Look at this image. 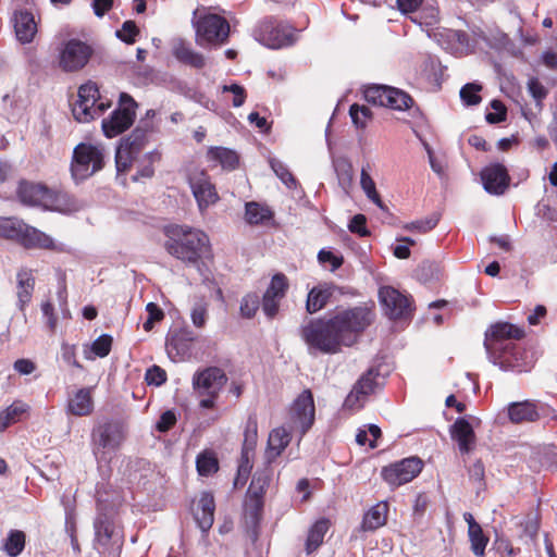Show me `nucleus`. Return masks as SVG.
I'll return each instance as SVG.
<instances>
[{
  "instance_id": "nucleus-1",
  "label": "nucleus",
  "mask_w": 557,
  "mask_h": 557,
  "mask_svg": "<svg viewBox=\"0 0 557 557\" xmlns=\"http://www.w3.org/2000/svg\"><path fill=\"white\" fill-rule=\"evenodd\" d=\"M374 313L367 306L337 312L326 321L310 323L304 329L306 343L327 354L337 352L342 346L355 344L358 335L373 321Z\"/></svg>"
},
{
  "instance_id": "nucleus-2",
  "label": "nucleus",
  "mask_w": 557,
  "mask_h": 557,
  "mask_svg": "<svg viewBox=\"0 0 557 557\" xmlns=\"http://www.w3.org/2000/svg\"><path fill=\"white\" fill-rule=\"evenodd\" d=\"M522 336L523 331L513 324L499 322L492 325L484 341L490 361L504 371H530L535 362L533 354L515 342Z\"/></svg>"
},
{
  "instance_id": "nucleus-3",
  "label": "nucleus",
  "mask_w": 557,
  "mask_h": 557,
  "mask_svg": "<svg viewBox=\"0 0 557 557\" xmlns=\"http://www.w3.org/2000/svg\"><path fill=\"white\" fill-rule=\"evenodd\" d=\"M164 249L169 255L188 265H198L210 252L208 235L187 225H171L165 228Z\"/></svg>"
},
{
  "instance_id": "nucleus-4",
  "label": "nucleus",
  "mask_w": 557,
  "mask_h": 557,
  "mask_svg": "<svg viewBox=\"0 0 557 557\" xmlns=\"http://www.w3.org/2000/svg\"><path fill=\"white\" fill-rule=\"evenodd\" d=\"M315 407L312 393L305 389L290 405L281 428V453L293 441L299 444L314 423Z\"/></svg>"
},
{
  "instance_id": "nucleus-5",
  "label": "nucleus",
  "mask_w": 557,
  "mask_h": 557,
  "mask_svg": "<svg viewBox=\"0 0 557 557\" xmlns=\"http://www.w3.org/2000/svg\"><path fill=\"white\" fill-rule=\"evenodd\" d=\"M160 160L157 150L147 149L144 141H120L115 152V164L119 173L126 172L132 168L137 169L133 177H151L154 173L153 164Z\"/></svg>"
},
{
  "instance_id": "nucleus-6",
  "label": "nucleus",
  "mask_w": 557,
  "mask_h": 557,
  "mask_svg": "<svg viewBox=\"0 0 557 557\" xmlns=\"http://www.w3.org/2000/svg\"><path fill=\"white\" fill-rule=\"evenodd\" d=\"M18 198L26 206L41 207L45 210L62 213H71L79 209L77 201L69 194L51 190L40 184L21 183Z\"/></svg>"
},
{
  "instance_id": "nucleus-7",
  "label": "nucleus",
  "mask_w": 557,
  "mask_h": 557,
  "mask_svg": "<svg viewBox=\"0 0 557 557\" xmlns=\"http://www.w3.org/2000/svg\"><path fill=\"white\" fill-rule=\"evenodd\" d=\"M0 237L14 240L26 249L62 250L50 235L16 218H0Z\"/></svg>"
},
{
  "instance_id": "nucleus-8",
  "label": "nucleus",
  "mask_w": 557,
  "mask_h": 557,
  "mask_svg": "<svg viewBox=\"0 0 557 557\" xmlns=\"http://www.w3.org/2000/svg\"><path fill=\"white\" fill-rule=\"evenodd\" d=\"M104 165V148L99 143L81 141L73 150L71 174L76 183L83 182Z\"/></svg>"
},
{
  "instance_id": "nucleus-9",
  "label": "nucleus",
  "mask_w": 557,
  "mask_h": 557,
  "mask_svg": "<svg viewBox=\"0 0 557 557\" xmlns=\"http://www.w3.org/2000/svg\"><path fill=\"white\" fill-rule=\"evenodd\" d=\"M226 382L225 372L218 367L197 371L193 376V389L198 397H201L199 406L203 409L213 408Z\"/></svg>"
},
{
  "instance_id": "nucleus-10",
  "label": "nucleus",
  "mask_w": 557,
  "mask_h": 557,
  "mask_svg": "<svg viewBox=\"0 0 557 557\" xmlns=\"http://www.w3.org/2000/svg\"><path fill=\"white\" fill-rule=\"evenodd\" d=\"M109 107L110 102L100 97L98 86L88 82L78 88L72 112L76 121L86 123L100 116Z\"/></svg>"
},
{
  "instance_id": "nucleus-11",
  "label": "nucleus",
  "mask_w": 557,
  "mask_h": 557,
  "mask_svg": "<svg viewBox=\"0 0 557 557\" xmlns=\"http://www.w3.org/2000/svg\"><path fill=\"white\" fill-rule=\"evenodd\" d=\"M137 103L126 92H121L119 98V107L111 113L108 119L102 121V131L109 138L119 136L133 124L136 115Z\"/></svg>"
},
{
  "instance_id": "nucleus-12",
  "label": "nucleus",
  "mask_w": 557,
  "mask_h": 557,
  "mask_svg": "<svg viewBox=\"0 0 557 557\" xmlns=\"http://www.w3.org/2000/svg\"><path fill=\"white\" fill-rule=\"evenodd\" d=\"M228 34L227 21L218 14H207L196 22V42L200 47L223 44Z\"/></svg>"
},
{
  "instance_id": "nucleus-13",
  "label": "nucleus",
  "mask_w": 557,
  "mask_h": 557,
  "mask_svg": "<svg viewBox=\"0 0 557 557\" xmlns=\"http://www.w3.org/2000/svg\"><path fill=\"white\" fill-rule=\"evenodd\" d=\"M187 182L201 213L219 201L215 185L205 170L190 169L187 173Z\"/></svg>"
},
{
  "instance_id": "nucleus-14",
  "label": "nucleus",
  "mask_w": 557,
  "mask_h": 557,
  "mask_svg": "<svg viewBox=\"0 0 557 557\" xmlns=\"http://www.w3.org/2000/svg\"><path fill=\"white\" fill-rule=\"evenodd\" d=\"M92 53L94 50L88 44L70 39L59 50V66L67 73L77 72L87 65Z\"/></svg>"
},
{
  "instance_id": "nucleus-15",
  "label": "nucleus",
  "mask_w": 557,
  "mask_h": 557,
  "mask_svg": "<svg viewBox=\"0 0 557 557\" xmlns=\"http://www.w3.org/2000/svg\"><path fill=\"white\" fill-rule=\"evenodd\" d=\"M422 470V461L417 457L405 458L382 469V478L392 487L412 481Z\"/></svg>"
},
{
  "instance_id": "nucleus-16",
  "label": "nucleus",
  "mask_w": 557,
  "mask_h": 557,
  "mask_svg": "<svg viewBox=\"0 0 557 557\" xmlns=\"http://www.w3.org/2000/svg\"><path fill=\"white\" fill-rule=\"evenodd\" d=\"M264 482L253 479L245 498L244 521L248 531L256 535L263 509Z\"/></svg>"
},
{
  "instance_id": "nucleus-17",
  "label": "nucleus",
  "mask_w": 557,
  "mask_h": 557,
  "mask_svg": "<svg viewBox=\"0 0 557 557\" xmlns=\"http://www.w3.org/2000/svg\"><path fill=\"white\" fill-rule=\"evenodd\" d=\"M379 300L384 313L393 320L406 318L411 312L409 297L392 286H382L379 289Z\"/></svg>"
},
{
  "instance_id": "nucleus-18",
  "label": "nucleus",
  "mask_w": 557,
  "mask_h": 557,
  "mask_svg": "<svg viewBox=\"0 0 557 557\" xmlns=\"http://www.w3.org/2000/svg\"><path fill=\"white\" fill-rule=\"evenodd\" d=\"M379 372L375 369H369L355 383L352 389L347 395L344 407L350 410H358L363 407L368 397L374 393L379 383L376 381Z\"/></svg>"
},
{
  "instance_id": "nucleus-19",
  "label": "nucleus",
  "mask_w": 557,
  "mask_h": 557,
  "mask_svg": "<svg viewBox=\"0 0 557 557\" xmlns=\"http://www.w3.org/2000/svg\"><path fill=\"white\" fill-rule=\"evenodd\" d=\"M379 372L375 369H369L355 383L352 389L347 395L344 407L350 410H358L363 407L368 397L374 393L379 383L376 381Z\"/></svg>"
},
{
  "instance_id": "nucleus-20",
  "label": "nucleus",
  "mask_w": 557,
  "mask_h": 557,
  "mask_svg": "<svg viewBox=\"0 0 557 557\" xmlns=\"http://www.w3.org/2000/svg\"><path fill=\"white\" fill-rule=\"evenodd\" d=\"M481 181L486 193L499 196L508 188L510 177L504 165L495 163L481 171Z\"/></svg>"
},
{
  "instance_id": "nucleus-21",
  "label": "nucleus",
  "mask_w": 557,
  "mask_h": 557,
  "mask_svg": "<svg viewBox=\"0 0 557 557\" xmlns=\"http://www.w3.org/2000/svg\"><path fill=\"white\" fill-rule=\"evenodd\" d=\"M193 516L202 533H207L214 522L215 503L214 497L209 492H202L199 498L194 502Z\"/></svg>"
},
{
  "instance_id": "nucleus-22",
  "label": "nucleus",
  "mask_w": 557,
  "mask_h": 557,
  "mask_svg": "<svg viewBox=\"0 0 557 557\" xmlns=\"http://www.w3.org/2000/svg\"><path fill=\"white\" fill-rule=\"evenodd\" d=\"M124 438L123 428L116 422H109L100 425L94 432L95 454L100 448L115 449Z\"/></svg>"
},
{
  "instance_id": "nucleus-23",
  "label": "nucleus",
  "mask_w": 557,
  "mask_h": 557,
  "mask_svg": "<svg viewBox=\"0 0 557 557\" xmlns=\"http://www.w3.org/2000/svg\"><path fill=\"white\" fill-rule=\"evenodd\" d=\"M463 519L468 524V537L471 552L476 557H483L490 541L488 536L484 534L482 527L475 521L472 513L465 512Z\"/></svg>"
},
{
  "instance_id": "nucleus-24",
  "label": "nucleus",
  "mask_w": 557,
  "mask_h": 557,
  "mask_svg": "<svg viewBox=\"0 0 557 557\" xmlns=\"http://www.w3.org/2000/svg\"><path fill=\"white\" fill-rule=\"evenodd\" d=\"M92 410L94 400L91 396V388L89 387L79 388L67 400V412L73 416H88L92 412Z\"/></svg>"
},
{
  "instance_id": "nucleus-25",
  "label": "nucleus",
  "mask_w": 557,
  "mask_h": 557,
  "mask_svg": "<svg viewBox=\"0 0 557 557\" xmlns=\"http://www.w3.org/2000/svg\"><path fill=\"white\" fill-rule=\"evenodd\" d=\"M451 437L458 443L462 454H468L474 444L475 435L471 424L463 418H459L451 425Z\"/></svg>"
},
{
  "instance_id": "nucleus-26",
  "label": "nucleus",
  "mask_w": 557,
  "mask_h": 557,
  "mask_svg": "<svg viewBox=\"0 0 557 557\" xmlns=\"http://www.w3.org/2000/svg\"><path fill=\"white\" fill-rule=\"evenodd\" d=\"M16 296H17V308L21 311L25 310V307L30 302L33 292L35 288V277L30 270L22 269L16 274Z\"/></svg>"
},
{
  "instance_id": "nucleus-27",
  "label": "nucleus",
  "mask_w": 557,
  "mask_h": 557,
  "mask_svg": "<svg viewBox=\"0 0 557 557\" xmlns=\"http://www.w3.org/2000/svg\"><path fill=\"white\" fill-rule=\"evenodd\" d=\"M14 28L16 37L21 42H30L37 32V25L34 15L28 11L15 12Z\"/></svg>"
},
{
  "instance_id": "nucleus-28",
  "label": "nucleus",
  "mask_w": 557,
  "mask_h": 557,
  "mask_svg": "<svg viewBox=\"0 0 557 557\" xmlns=\"http://www.w3.org/2000/svg\"><path fill=\"white\" fill-rule=\"evenodd\" d=\"M387 513L388 504L386 502L376 503L363 515L360 525L361 530L364 532H371L385 525L387 521Z\"/></svg>"
},
{
  "instance_id": "nucleus-29",
  "label": "nucleus",
  "mask_w": 557,
  "mask_h": 557,
  "mask_svg": "<svg viewBox=\"0 0 557 557\" xmlns=\"http://www.w3.org/2000/svg\"><path fill=\"white\" fill-rule=\"evenodd\" d=\"M508 417L513 423L534 422L540 418L536 404L530 400L511 403L508 406Z\"/></svg>"
},
{
  "instance_id": "nucleus-30",
  "label": "nucleus",
  "mask_w": 557,
  "mask_h": 557,
  "mask_svg": "<svg viewBox=\"0 0 557 557\" xmlns=\"http://www.w3.org/2000/svg\"><path fill=\"white\" fill-rule=\"evenodd\" d=\"M172 53L177 61L194 69H202L206 65V58L203 54L191 49L183 40L174 42Z\"/></svg>"
},
{
  "instance_id": "nucleus-31",
  "label": "nucleus",
  "mask_w": 557,
  "mask_h": 557,
  "mask_svg": "<svg viewBox=\"0 0 557 557\" xmlns=\"http://www.w3.org/2000/svg\"><path fill=\"white\" fill-rule=\"evenodd\" d=\"M274 219V212L265 205L249 201L245 205V220L250 225H269Z\"/></svg>"
},
{
  "instance_id": "nucleus-32",
  "label": "nucleus",
  "mask_w": 557,
  "mask_h": 557,
  "mask_svg": "<svg viewBox=\"0 0 557 557\" xmlns=\"http://www.w3.org/2000/svg\"><path fill=\"white\" fill-rule=\"evenodd\" d=\"M207 156L210 161L220 164L225 170H234L239 163L237 152L225 147H211Z\"/></svg>"
},
{
  "instance_id": "nucleus-33",
  "label": "nucleus",
  "mask_w": 557,
  "mask_h": 557,
  "mask_svg": "<svg viewBox=\"0 0 557 557\" xmlns=\"http://www.w3.org/2000/svg\"><path fill=\"white\" fill-rule=\"evenodd\" d=\"M329 528L330 521L326 518H321L313 523L308 532L306 541L307 554H312L322 545L324 535L326 534Z\"/></svg>"
},
{
  "instance_id": "nucleus-34",
  "label": "nucleus",
  "mask_w": 557,
  "mask_h": 557,
  "mask_svg": "<svg viewBox=\"0 0 557 557\" xmlns=\"http://www.w3.org/2000/svg\"><path fill=\"white\" fill-rule=\"evenodd\" d=\"M256 39L263 46L278 48V27L274 21H264L256 30Z\"/></svg>"
},
{
  "instance_id": "nucleus-35",
  "label": "nucleus",
  "mask_w": 557,
  "mask_h": 557,
  "mask_svg": "<svg viewBox=\"0 0 557 557\" xmlns=\"http://www.w3.org/2000/svg\"><path fill=\"white\" fill-rule=\"evenodd\" d=\"M412 98L405 91L387 86L384 107L403 111L409 109L412 106Z\"/></svg>"
},
{
  "instance_id": "nucleus-36",
  "label": "nucleus",
  "mask_w": 557,
  "mask_h": 557,
  "mask_svg": "<svg viewBox=\"0 0 557 557\" xmlns=\"http://www.w3.org/2000/svg\"><path fill=\"white\" fill-rule=\"evenodd\" d=\"M278 297V273L274 274L271 284L265 290L262 299V310L269 318H274L277 313Z\"/></svg>"
},
{
  "instance_id": "nucleus-37",
  "label": "nucleus",
  "mask_w": 557,
  "mask_h": 557,
  "mask_svg": "<svg viewBox=\"0 0 557 557\" xmlns=\"http://www.w3.org/2000/svg\"><path fill=\"white\" fill-rule=\"evenodd\" d=\"M332 296V289L330 286H318L313 287L307 298V310L310 313L321 310Z\"/></svg>"
},
{
  "instance_id": "nucleus-38",
  "label": "nucleus",
  "mask_w": 557,
  "mask_h": 557,
  "mask_svg": "<svg viewBox=\"0 0 557 557\" xmlns=\"http://www.w3.org/2000/svg\"><path fill=\"white\" fill-rule=\"evenodd\" d=\"M423 147L428 153L431 169L438 176H444L447 169V157L442 148H434L428 141H423Z\"/></svg>"
},
{
  "instance_id": "nucleus-39",
  "label": "nucleus",
  "mask_w": 557,
  "mask_h": 557,
  "mask_svg": "<svg viewBox=\"0 0 557 557\" xmlns=\"http://www.w3.org/2000/svg\"><path fill=\"white\" fill-rule=\"evenodd\" d=\"M196 468L199 475L209 476L219 470V460L214 451L206 449L196 458Z\"/></svg>"
},
{
  "instance_id": "nucleus-40",
  "label": "nucleus",
  "mask_w": 557,
  "mask_h": 557,
  "mask_svg": "<svg viewBox=\"0 0 557 557\" xmlns=\"http://www.w3.org/2000/svg\"><path fill=\"white\" fill-rule=\"evenodd\" d=\"M333 166L336 172L341 187L347 191L354 180V170L351 163L345 158L333 160Z\"/></svg>"
},
{
  "instance_id": "nucleus-41",
  "label": "nucleus",
  "mask_w": 557,
  "mask_h": 557,
  "mask_svg": "<svg viewBox=\"0 0 557 557\" xmlns=\"http://www.w3.org/2000/svg\"><path fill=\"white\" fill-rule=\"evenodd\" d=\"M360 186L369 200L375 203L380 209L384 210L385 206L376 191L375 183L369 173V166H363L360 173Z\"/></svg>"
},
{
  "instance_id": "nucleus-42",
  "label": "nucleus",
  "mask_w": 557,
  "mask_h": 557,
  "mask_svg": "<svg viewBox=\"0 0 557 557\" xmlns=\"http://www.w3.org/2000/svg\"><path fill=\"white\" fill-rule=\"evenodd\" d=\"M27 406L21 401H15L5 410L0 412V431H4L9 425L18 421L20 417L26 412Z\"/></svg>"
},
{
  "instance_id": "nucleus-43",
  "label": "nucleus",
  "mask_w": 557,
  "mask_h": 557,
  "mask_svg": "<svg viewBox=\"0 0 557 557\" xmlns=\"http://www.w3.org/2000/svg\"><path fill=\"white\" fill-rule=\"evenodd\" d=\"M25 546V534L22 531L13 530L9 533L4 543V550L10 557L18 556Z\"/></svg>"
},
{
  "instance_id": "nucleus-44",
  "label": "nucleus",
  "mask_w": 557,
  "mask_h": 557,
  "mask_svg": "<svg viewBox=\"0 0 557 557\" xmlns=\"http://www.w3.org/2000/svg\"><path fill=\"white\" fill-rule=\"evenodd\" d=\"M349 115L357 128H364L372 121V113L366 106L352 104L349 109Z\"/></svg>"
},
{
  "instance_id": "nucleus-45",
  "label": "nucleus",
  "mask_w": 557,
  "mask_h": 557,
  "mask_svg": "<svg viewBox=\"0 0 557 557\" xmlns=\"http://www.w3.org/2000/svg\"><path fill=\"white\" fill-rule=\"evenodd\" d=\"M482 90V85L478 83H468L460 89V99L466 106H476L481 102L482 98L480 96V91Z\"/></svg>"
},
{
  "instance_id": "nucleus-46",
  "label": "nucleus",
  "mask_w": 557,
  "mask_h": 557,
  "mask_svg": "<svg viewBox=\"0 0 557 557\" xmlns=\"http://www.w3.org/2000/svg\"><path fill=\"white\" fill-rule=\"evenodd\" d=\"M281 182L290 190V197L299 202L305 199V191L297 180L287 170L281 166Z\"/></svg>"
},
{
  "instance_id": "nucleus-47",
  "label": "nucleus",
  "mask_w": 557,
  "mask_h": 557,
  "mask_svg": "<svg viewBox=\"0 0 557 557\" xmlns=\"http://www.w3.org/2000/svg\"><path fill=\"white\" fill-rule=\"evenodd\" d=\"M256 443V431L249 433V430H246L245 441L242 449V456L238 466H246L249 470H251L252 465L250 462V458L253 454V447Z\"/></svg>"
},
{
  "instance_id": "nucleus-48",
  "label": "nucleus",
  "mask_w": 557,
  "mask_h": 557,
  "mask_svg": "<svg viewBox=\"0 0 557 557\" xmlns=\"http://www.w3.org/2000/svg\"><path fill=\"white\" fill-rule=\"evenodd\" d=\"M387 86L373 85L364 89L363 96L367 102L384 107L385 94Z\"/></svg>"
},
{
  "instance_id": "nucleus-49",
  "label": "nucleus",
  "mask_w": 557,
  "mask_h": 557,
  "mask_svg": "<svg viewBox=\"0 0 557 557\" xmlns=\"http://www.w3.org/2000/svg\"><path fill=\"white\" fill-rule=\"evenodd\" d=\"M507 109L500 100H492L490 103V111L486 113V121L488 123H499L506 120Z\"/></svg>"
},
{
  "instance_id": "nucleus-50",
  "label": "nucleus",
  "mask_w": 557,
  "mask_h": 557,
  "mask_svg": "<svg viewBox=\"0 0 557 557\" xmlns=\"http://www.w3.org/2000/svg\"><path fill=\"white\" fill-rule=\"evenodd\" d=\"M112 347V337L108 334L99 336L90 347L91 352L99 358L107 357Z\"/></svg>"
},
{
  "instance_id": "nucleus-51",
  "label": "nucleus",
  "mask_w": 557,
  "mask_h": 557,
  "mask_svg": "<svg viewBox=\"0 0 557 557\" xmlns=\"http://www.w3.org/2000/svg\"><path fill=\"white\" fill-rule=\"evenodd\" d=\"M259 297L256 294L244 296L239 307L240 314L247 319L252 318L259 308Z\"/></svg>"
},
{
  "instance_id": "nucleus-52",
  "label": "nucleus",
  "mask_w": 557,
  "mask_h": 557,
  "mask_svg": "<svg viewBox=\"0 0 557 557\" xmlns=\"http://www.w3.org/2000/svg\"><path fill=\"white\" fill-rule=\"evenodd\" d=\"M146 310L148 312V319L144 322L143 327L146 332H149L153 329L156 322L164 318V313L154 302L147 304Z\"/></svg>"
},
{
  "instance_id": "nucleus-53",
  "label": "nucleus",
  "mask_w": 557,
  "mask_h": 557,
  "mask_svg": "<svg viewBox=\"0 0 557 557\" xmlns=\"http://www.w3.org/2000/svg\"><path fill=\"white\" fill-rule=\"evenodd\" d=\"M139 29L136 26L135 22L126 21L123 23L122 28L116 30V37L122 41L131 45L135 42V38L138 35Z\"/></svg>"
},
{
  "instance_id": "nucleus-54",
  "label": "nucleus",
  "mask_w": 557,
  "mask_h": 557,
  "mask_svg": "<svg viewBox=\"0 0 557 557\" xmlns=\"http://www.w3.org/2000/svg\"><path fill=\"white\" fill-rule=\"evenodd\" d=\"M208 317V305L203 301H198L194 305L190 313L193 324L196 327H203Z\"/></svg>"
},
{
  "instance_id": "nucleus-55",
  "label": "nucleus",
  "mask_w": 557,
  "mask_h": 557,
  "mask_svg": "<svg viewBox=\"0 0 557 557\" xmlns=\"http://www.w3.org/2000/svg\"><path fill=\"white\" fill-rule=\"evenodd\" d=\"M438 220V216L433 214L432 216L410 223L406 226V228L409 231L416 230L420 233H426L437 225Z\"/></svg>"
},
{
  "instance_id": "nucleus-56",
  "label": "nucleus",
  "mask_w": 557,
  "mask_h": 557,
  "mask_svg": "<svg viewBox=\"0 0 557 557\" xmlns=\"http://www.w3.org/2000/svg\"><path fill=\"white\" fill-rule=\"evenodd\" d=\"M222 91L233 94L232 104L235 108L242 107L247 97L245 88L237 84L224 85Z\"/></svg>"
},
{
  "instance_id": "nucleus-57",
  "label": "nucleus",
  "mask_w": 557,
  "mask_h": 557,
  "mask_svg": "<svg viewBox=\"0 0 557 557\" xmlns=\"http://www.w3.org/2000/svg\"><path fill=\"white\" fill-rule=\"evenodd\" d=\"M145 380L149 385L160 386L166 381V372L159 366H152L147 370Z\"/></svg>"
},
{
  "instance_id": "nucleus-58",
  "label": "nucleus",
  "mask_w": 557,
  "mask_h": 557,
  "mask_svg": "<svg viewBox=\"0 0 557 557\" xmlns=\"http://www.w3.org/2000/svg\"><path fill=\"white\" fill-rule=\"evenodd\" d=\"M348 228L351 233H356L361 237H366L370 234L367 228V219L363 214L354 215L348 224Z\"/></svg>"
},
{
  "instance_id": "nucleus-59",
  "label": "nucleus",
  "mask_w": 557,
  "mask_h": 557,
  "mask_svg": "<svg viewBox=\"0 0 557 557\" xmlns=\"http://www.w3.org/2000/svg\"><path fill=\"white\" fill-rule=\"evenodd\" d=\"M175 423H176V416H175L174 411L166 410L160 416V419L156 424V429L159 432L164 433V432H168L170 429H172Z\"/></svg>"
},
{
  "instance_id": "nucleus-60",
  "label": "nucleus",
  "mask_w": 557,
  "mask_h": 557,
  "mask_svg": "<svg viewBox=\"0 0 557 557\" xmlns=\"http://www.w3.org/2000/svg\"><path fill=\"white\" fill-rule=\"evenodd\" d=\"M62 359L70 366L82 368L79 362L76 360V348L75 345L63 343L61 346Z\"/></svg>"
},
{
  "instance_id": "nucleus-61",
  "label": "nucleus",
  "mask_w": 557,
  "mask_h": 557,
  "mask_svg": "<svg viewBox=\"0 0 557 557\" xmlns=\"http://www.w3.org/2000/svg\"><path fill=\"white\" fill-rule=\"evenodd\" d=\"M42 314L47 318V324L51 332L57 327L58 319L54 314L53 305L50 301H44L41 304Z\"/></svg>"
},
{
  "instance_id": "nucleus-62",
  "label": "nucleus",
  "mask_w": 557,
  "mask_h": 557,
  "mask_svg": "<svg viewBox=\"0 0 557 557\" xmlns=\"http://www.w3.org/2000/svg\"><path fill=\"white\" fill-rule=\"evenodd\" d=\"M297 33L296 29L289 25L282 26L281 25V48L288 47L296 42Z\"/></svg>"
},
{
  "instance_id": "nucleus-63",
  "label": "nucleus",
  "mask_w": 557,
  "mask_h": 557,
  "mask_svg": "<svg viewBox=\"0 0 557 557\" xmlns=\"http://www.w3.org/2000/svg\"><path fill=\"white\" fill-rule=\"evenodd\" d=\"M269 449L267 451V458L271 462L278 456V430L273 429L269 435Z\"/></svg>"
},
{
  "instance_id": "nucleus-64",
  "label": "nucleus",
  "mask_w": 557,
  "mask_h": 557,
  "mask_svg": "<svg viewBox=\"0 0 557 557\" xmlns=\"http://www.w3.org/2000/svg\"><path fill=\"white\" fill-rule=\"evenodd\" d=\"M528 89L532 97L539 101L545 98L547 94L545 87L539 82L537 78L529 79Z\"/></svg>"
}]
</instances>
